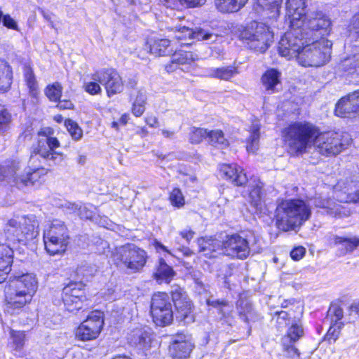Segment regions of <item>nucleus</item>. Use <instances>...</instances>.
Listing matches in <instances>:
<instances>
[{"instance_id": "f257e3e1", "label": "nucleus", "mask_w": 359, "mask_h": 359, "mask_svg": "<svg viewBox=\"0 0 359 359\" xmlns=\"http://www.w3.org/2000/svg\"><path fill=\"white\" fill-rule=\"evenodd\" d=\"M54 130L51 128H42L38 133L39 139L33 147L28 169L22 172L20 162L12 161L0 165V182L6 181L18 188L32 185L38 177L37 171L43 165L51 168L60 165L65 156L55 151L60 146L59 140L53 137Z\"/></svg>"}, {"instance_id": "f03ea898", "label": "nucleus", "mask_w": 359, "mask_h": 359, "mask_svg": "<svg viewBox=\"0 0 359 359\" xmlns=\"http://www.w3.org/2000/svg\"><path fill=\"white\" fill-rule=\"evenodd\" d=\"M306 0H287V15L292 26H303L309 29L306 34H329L331 21L322 12L306 13Z\"/></svg>"}, {"instance_id": "7ed1b4c3", "label": "nucleus", "mask_w": 359, "mask_h": 359, "mask_svg": "<svg viewBox=\"0 0 359 359\" xmlns=\"http://www.w3.org/2000/svg\"><path fill=\"white\" fill-rule=\"evenodd\" d=\"M311 215L310 205L302 199L285 200L276 209V227L283 231L300 227Z\"/></svg>"}, {"instance_id": "20e7f679", "label": "nucleus", "mask_w": 359, "mask_h": 359, "mask_svg": "<svg viewBox=\"0 0 359 359\" xmlns=\"http://www.w3.org/2000/svg\"><path fill=\"white\" fill-rule=\"evenodd\" d=\"M39 222L34 215L18 216L7 221L0 233V243L7 245L21 243L34 239L39 235Z\"/></svg>"}, {"instance_id": "39448f33", "label": "nucleus", "mask_w": 359, "mask_h": 359, "mask_svg": "<svg viewBox=\"0 0 359 359\" xmlns=\"http://www.w3.org/2000/svg\"><path fill=\"white\" fill-rule=\"evenodd\" d=\"M38 283L35 276L30 273L14 276L5 288L6 309H16L23 307L31 302L37 290Z\"/></svg>"}, {"instance_id": "423d86ee", "label": "nucleus", "mask_w": 359, "mask_h": 359, "mask_svg": "<svg viewBox=\"0 0 359 359\" xmlns=\"http://www.w3.org/2000/svg\"><path fill=\"white\" fill-rule=\"evenodd\" d=\"M318 128L307 121H296L283 131L285 143L295 154H303L313 144Z\"/></svg>"}, {"instance_id": "0eeeda50", "label": "nucleus", "mask_w": 359, "mask_h": 359, "mask_svg": "<svg viewBox=\"0 0 359 359\" xmlns=\"http://www.w3.org/2000/svg\"><path fill=\"white\" fill-rule=\"evenodd\" d=\"M325 36L307 39L303 46L297 60L304 67H320L329 61L330 57L331 41L325 39Z\"/></svg>"}, {"instance_id": "6e6552de", "label": "nucleus", "mask_w": 359, "mask_h": 359, "mask_svg": "<svg viewBox=\"0 0 359 359\" xmlns=\"http://www.w3.org/2000/svg\"><path fill=\"white\" fill-rule=\"evenodd\" d=\"M309 28L303 26H292L290 29L285 33L278 43V53L282 57L287 60L297 58L303 46L307 39H313L315 37L327 36V34H306Z\"/></svg>"}, {"instance_id": "1a4fd4ad", "label": "nucleus", "mask_w": 359, "mask_h": 359, "mask_svg": "<svg viewBox=\"0 0 359 359\" xmlns=\"http://www.w3.org/2000/svg\"><path fill=\"white\" fill-rule=\"evenodd\" d=\"M239 38L250 49L264 53L273 41V34L265 24L253 21L241 32Z\"/></svg>"}, {"instance_id": "9d476101", "label": "nucleus", "mask_w": 359, "mask_h": 359, "mask_svg": "<svg viewBox=\"0 0 359 359\" xmlns=\"http://www.w3.org/2000/svg\"><path fill=\"white\" fill-rule=\"evenodd\" d=\"M69 230L62 221L55 219L44 230L45 248L50 255L65 253L69 244Z\"/></svg>"}, {"instance_id": "9b49d317", "label": "nucleus", "mask_w": 359, "mask_h": 359, "mask_svg": "<svg viewBox=\"0 0 359 359\" xmlns=\"http://www.w3.org/2000/svg\"><path fill=\"white\" fill-rule=\"evenodd\" d=\"M252 241L255 244L257 238L254 236L245 238L237 233L233 234L228 236L223 242L222 250L226 255L244 259L249 256L251 250L255 252L259 250L257 248H254V244L251 243Z\"/></svg>"}, {"instance_id": "f8f14e48", "label": "nucleus", "mask_w": 359, "mask_h": 359, "mask_svg": "<svg viewBox=\"0 0 359 359\" xmlns=\"http://www.w3.org/2000/svg\"><path fill=\"white\" fill-rule=\"evenodd\" d=\"M114 257L127 269L133 271L141 269L147 262L146 252L133 244H128L116 248Z\"/></svg>"}, {"instance_id": "ddd939ff", "label": "nucleus", "mask_w": 359, "mask_h": 359, "mask_svg": "<svg viewBox=\"0 0 359 359\" xmlns=\"http://www.w3.org/2000/svg\"><path fill=\"white\" fill-rule=\"evenodd\" d=\"M151 313L154 323L158 326L168 325L172 323L174 313L168 294L158 292L153 295Z\"/></svg>"}, {"instance_id": "4468645a", "label": "nucleus", "mask_w": 359, "mask_h": 359, "mask_svg": "<svg viewBox=\"0 0 359 359\" xmlns=\"http://www.w3.org/2000/svg\"><path fill=\"white\" fill-rule=\"evenodd\" d=\"M172 300L175 308V316L177 320L185 324L194 321L192 313V304L184 290L178 285L174 286L171 290Z\"/></svg>"}, {"instance_id": "2eb2a0df", "label": "nucleus", "mask_w": 359, "mask_h": 359, "mask_svg": "<svg viewBox=\"0 0 359 359\" xmlns=\"http://www.w3.org/2000/svg\"><path fill=\"white\" fill-rule=\"evenodd\" d=\"M312 145L324 156L337 155L344 149L340 135L334 132L320 133L318 130Z\"/></svg>"}, {"instance_id": "dca6fc26", "label": "nucleus", "mask_w": 359, "mask_h": 359, "mask_svg": "<svg viewBox=\"0 0 359 359\" xmlns=\"http://www.w3.org/2000/svg\"><path fill=\"white\" fill-rule=\"evenodd\" d=\"M92 80L98 81L106 89L108 97L121 93L124 88L122 78L114 69H105L93 74Z\"/></svg>"}, {"instance_id": "f3484780", "label": "nucleus", "mask_w": 359, "mask_h": 359, "mask_svg": "<svg viewBox=\"0 0 359 359\" xmlns=\"http://www.w3.org/2000/svg\"><path fill=\"white\" fill-rule=\"evenodd\" d=\"M64 305L69 312L79 311L86 300L84 285L81 282H72L66 285L62 292Z\"/></svg>"}, {"instance_id": "a211bd4d", "label": "nucleus", "mask_w": 359, "mask_h": 359, "mask_svg": "<svg viewBox=\"0 0 359 359\" xmlns=\"http://www.w3.org/2000/svg\"><path fill=\"white\" fill-rule=\"evenodd\" d=\"M194 348L190 334L177 333L172 338L169 346V353L172 359H187Z\"/></svg>"}, {"instance_id": "6ab92c4d", "label": "nucleus", "mask_w": 359, "mask_h": 359, "mask_svg": "<svg viewBox=\"0 0 359 359\" xmlns=\"http://www.w3.org/2000/svg\"><path fill=\"white\" fill-rule=\"evenodd\" d=\"M176 34L175 37L176 39L183 45H187L190 43L183 42L187 38L189 39H196L198 41H204L208 43L214 42L217 39V35L212 33L208 29L202 28H196L194 30L189 29L185 26L175 27Z\"/></svg>"}, {"instance_id": "aec40b11", "label": "nucleus", "mask_w": 359, "mask_h": 359, "mask_svg": "<svg viewBox=\"0 0 359 359\" xmlns=\"http://www.w3.org/2000/svg\"><path fill=\"white\" fill-rule=\"evenodd\" d=\"M198 59V55L192 52L180 50L172 54L170 62L165 65V70L172 72L180 68L184 72H188L190 65Z\"/></svg>"}, {"instance_id": "412c9836", "label": "nucleus", "mask_w": 359, "mask_h": 359, "mask_svg": "<svg viewBox=\"0 0 359 359\" xmlns=\"http://www.w3.org/2000/svg\"><path fill=\"white\" fill-rule=\"evenodd\" d=\"M356 90L341 97L336 104L335 114L341 117H348L353 114L359 115V104Z\"/></svg>"}, {"instance_id": "4be33fe9", "label": "nucleus", "mask_w": 359, "mask_h": 359, "mask_svg": "<svg viewBox=\"0 0 359 359\" xmlns=\"http://www.w3.org/2000/svg\"><path fill=\"white\" fill-rule=\"evenodd\" d=\"M220 173L236 186H243L248 182L243 169L237 165L224 164L220 168Z\"/></svg>"}, {"instance_id": "5701e85b", "label": "nucleus", "mask_w": 359, "mask_h": 359, "mask_svg": "<svg viewBox=\"0 0 359 359\" xmlns=\"http://www.w3.org/2000/svg\"><path fill=\"white\" fill-rule=\"evenodd\" d=\"M13 261V250L6 243L0 244V283L5 281L11 271Z\"/></svg>"}, {"instance_id": "b1692460", "label": "nucleus", "mask_w": 359, "mask_h": 359, "mask_svg": "<svg viewBox=\"0 0 359 359\" xmlns=\"http://www.w3.org/2000/svg\"><path fill=\"white\" fill-rule=\"evenodd\" d=\"M331 244L337 247L341 256L352 252L356 248L359 247V238L356 236L344 237L334 236L330 239Z\"/></svg>"}, {"instance_id": "393cba45", "label": "nucleus", "mask_w": 359, "mask_h": 359, "mask_svg": "<svg viewBox=\"0 0 359 359\" xmlns=\"http://www.w3.org/2000/svg\"><path fill=\"white\" fill-rule=\"evenodd\" d=\"M314 204L318 208L327 209V213L335 217H342L349 215V210L347 208L331 199L316 198Z\"/></svg>"}, {"instance_id": "a878e982", "label": "nucleus", "mask_w": 359, "mask_h": 359, "mask_svg": "<svg viewBox=\"0 0 359 359\" xmlns=\"http://www.w3.org/2000/svg\"><path fill=\"white\" fill-rule=\"evenodd\" d=\"M339 73L359 74V47H355L353 53L342 59L337 66Z\"/></svg>"}, {"instance_id": "bb28decb", "label": "nucleus", "mask_w": 359, "mask_h": 359, "mask_svg": "<svg viewBox=\"0 0 359 359\" xmlns=\"http://www.w3.org/2000/svg\"><path fill=\"white\" fill-rule=\"evenodd\" d=\"M62 207L69 213H76L81 219H92L97 212V208L92 204L78 205L65 202Z\"/></svg>"}, {"instance_id": "cd10ccee", "label": "nucleus", "mask_w": 359, "mask_h": 359, "mask_svg": "<svg viewBox=\"0 0 359 359\" xmlns=\"http://www.w3.org/2000/svg\"><path fill=\"white\" fill-rule=\"evenodd\" d=\"M254 8L257 13L266 12L270 18H276L280 13L283 0H255Z\"/></svg>"}, {"instance_id": "c85d7f7f", "label": "nucleus", "mask_w": 359, "mask_h": 359, "mask_svg": "<svg viewBox=\"0 0 359 359\" xmlns=\"http://www.w3.org/2000/svg\"><path fill=\"white\" fill-rule=\"evenodd\" d=\"M147 44L151 54L156 56H164L172 54L173 48L170 46V41L167 39H150Z\"/></svg>"}, {"instance_id": "c756f323", "label": "nucleus", "mask_w": 359, "mask_h": 359, "mask_svg": "<svg viewBox=\"0 0 359 359\" xmlns=\"http://www.w3.org/2000/svg\"><path fill=\"white\" fill-rule=\"evenodd\" d=\"M13 69L5 60H0V93L8 92L13 83Z\"/></svg>"}, {"instance_id": "7c9ffc66", "label": "nucleus", "mask_w": 359, "mask_h": 359, "mask_svg": "<svg viewBox=\"0 0 359 359\" xmlns=\"http://www.w3.org/2000/svg\"><path fill=\"white\" fill-rule=\"evenodd\" d=\"M131 100H133L132 112L137 116H141L145 111L147 103L146 90L140 88L135 92L130 93Z\"/></svg>"}, {"instance_id": "2f4dec72", "label": "nucleus", "mask_w": 359, "mask_h": 359, "mask_svg": "<svg viewBox=\"0 0 359 359\" xmlns=\"http://www.w3.org/2000/svg\"><path fill=\"white\" fill-rule=\"evenodd\" d=\"M281 72L276 69H269L262 75V83L269 93H273L280 83Z\"/></svg>"}, {"instance_id": "473e14b6", "label": "nucleus", "mask_w": 359, "mask_h": 359, "mask_svg": "<svg viewBox=\"0 0 359 359\" xmlns=\"http://www.w3.org/2000/svg\"><path fill=\"white\" fill-rule=\"evenodd\" d=\"M248 0H215V6L222 13H234L245 6Z\"/></svg>"}, {"instance_id": "72a5a7b5", "label": "nucleus", "mask_w": 359, "mask_h": 359, "mask_svg": "<svg viewBox=\"0 0 359 359\" xmlns=\"http://www.w3.org/2000/svg\"><path fill=\"white\" fill-rule=\"evenodd\" d=\"M199 251L205 257H213L217 250H220V242L216 239L201 238L198 239Z\"/></svg>"}, {"instance_id": "f704fd0d", "label": "nucleus", "mask_w": 359, "mask_h": 359, "mask_svg": "<svg viewBox=\"0 0 359 359\" xmlns=\"http://www.w3.org/2000/svg\"><path fill=\"white\" fill-rule=\"evenodd\" d=\"M89 327L92 331L100 334L104 325V313L98 310H95L89 313L86 319L82 322Z\"/></svg>"}, {"instance_id": "c9c22d12", "label": "nucleus", "mask_w": 359, "mask_h": 359, "mask_svg": "<svg viewBox=\"0 0 359 359\" xmlns=\"http://www.w3.org/2000/svg\"><path fill=\"white\" fill-rule=\"evenodd\" d=\"M209 76L220 80L229 81L238 74L237 67L226 66L218 68H211L208 72Z\"/></svg>"}, {"instance_id": "e433bc0d", "label": "nucleus", "mask_w": 359, "mask_h": 359, "mask_svg": "<svg viewBox=\"0 0 359 359\" xmlns=\"http://www.w3.org/2000/svg\"><path fill=\"white\" fill-rule=\"evenodd\" d=\"M344 317V311L343 309L338 304H331L327 311V318H329L331 320L332 326L330 328V330L334 328V331L336 330V328L340 330L344 323L340 320Z\"/></svg>"}, {"instance_id": "4c0bfd02", "label": "nucleus", "mask_w": 359, "mask_h": 359, "mask_svg": "<svg viewBox=\"0 0 359 359\" xmlns=\"http://www.w3.org/2000/svg\"><path fill=\"white\" fill-rule=\"evenodd\" d=\"M174 275L175 272L172 268L168 266L163 258L159 259L155 273L156 279L169 282Z\"/></svg>"}, {"instance_id": "58836bf2", "label": "nucleus", "mask_w": 359, "mask_h": 359, "mask_svg": "<svg viewBox=\"0 0 359 359\" xmlns=\"http://www.w3.org/2000/svg\"><path fill=\"white\" fill-rule=\"evenodd\" d=\"M24 77L26 85L29 88V95L35 97L38 95V82L36 79L35 75L32 69L26 66L24 69Z\"/></svg>"}, {"instance_id": "ea45409f", "label": "nucleus", "mask_w": 359, "mask_h": 359, "mask_svg": "<svg viewBox=\"0 0 359 359\" xmlns=\"http://www.w3.org/2000/svg\"><path fill=\"white\" fill-rule=\"evenodd\" d=\"M208 138L210 143L215 147L224 149L229 146V141L221 130L208 131Z\"/></svg>"}, {"instance_id": "a19ab883", "label": "nucleus", "mask_w": 359, "mask_h": 359, "mask_svg": "<svg viewBox=\"0 0 359 359\" xmlns=\"http://www.w3.org/2000/svg\"><path fill=\"white\" fill-rule=\"evenodd\" d=\"M237 309L241 320L248 323L253 318V309L250 302L244 299H239L237 302Z\"/></svg>"}, {"instance_id": "79ce46f5", "label": "nucleus", "mask_w": 359, "mask_h": 359, "mask_svg": "<svg viewBox=\"0 0 359 359\" xmlns=\"http://www.w3.org/2000/svg\"><path fill=\"white\" fill-rule=\"evenodd\" d=\"M129 340L133 345L146 348L150 342V337L145 330H137L130 335Z\"/></svg>"}, {"instance_id": "37998d69", "label": "nucleus", "mask_w": 359, "mask_h": 359, "mask_svg": "<svg viewBox=\"0 0 359 359\" xmlns=\"http://www.w3.org/2000/svg\"><path fill=\"white\" fill-rule=\"evenodd\" d=\"M344 192L347 195L348 201L359 203V180H351L347 182Z\"/></svg>"}, {"instance_id": "c03bdc74", "label": "nucleus", "mask_w": 359, "mask_h": 359, "mask_svg": "<svg viewBox=\"0 0 359 359\" xmlns=\"http://www.w3.org/2000/svg\"><path fill=\"white\" fill-rule=\"evenodd\" d=\"M99 333L93 332L91 327H88L83 323L76 330L75 335L77 339L81 341H90L98 337Z\"/></svg>"}, {"instance_id": "a18cd8bd", "label": "nucleus", "mask_w": 359, "mask_h": 359, "mask_svg": "<svg viewBox=\"0 0 359 359\" xmlns=\"http://www.w3.org/2000/svg\"><path fill=\"white\" fill-rule=\"evenodd\" d=\"M25 341V334L23 332L11 330L10 332L9 345L15 351H20Z\"/></svg>"}, {"instance_id": "49530a36", "label": "nucleus", "mask_w": 359, "mask_h": 359, "mask_svg": "<svg viewBox=\"0 0 359 359\" xmlns=\"http://www.w3.org/2000/svg\"><path fill=\"white\" fill-rule=\"evenodd\" d=\"M259 127L258 125H253L250 135L248 140L247 150L249 152L255 153L259 147Z\"/></svg>"}, {"instance_id": "de8ad7c7", "label": "nucleus", "mask_w": 359, "mask_h": 359, "mask_svg": "<svg viewBox=\"0 0 359 359\" xmlns=\"http://www.w3.org/2000/svg\"><path fill=\"white\" fill-rule=\"evenodd\" d=\"M62 93V87L58 82L53 83L48 85L45 89V94L47 97L53 102H57L60 100Z\"/></svg>"}, {"instance_id": "09e8293b", "label": "nucleus", "mask_w": 359, "mask_h": 359, "mask_svg": "<svg viewBox=\"0 0 359 359\" xmlns=\"http://www.w3.org/2000/svg\"><path fill=\"white\" fill-rule=\"evenodd\" d=\"M303 334V329L297 324H293L288 329L287 333L285 335L282 340L285 341L296 342Z\"/></svg>"}, {"instance_id": "8fccbe9b", "label": "nucleus", "mask_w": 359, "mask_h": 359, "mask_svg": "<svg viewBox=\"0 0 359 359\" xmlns=\"http://www.w3.org/2000/svg\"><path fill=\"white\" fill-rule=\"evenodd\" d=\"M11 122V114L0 104V133H4L9 128Z\"/></svg>"}, {"instance_id": "3c124183", "label": "nucleus", "mask_w": 359, "mask_h": 359, "mask_svg": "<svg viewBox=\"0 0 359 359\" xmlns=\"http://www.w3.org/2000/svg\"><path fill=\"white\" fill-rule=\"evenodd\" d=\"M65 125L74 140H79L83 136V130L79 125L71 119L65 121Z\"/></svg>"}, {"instance_id": "603ef678", "label": "nucleus", "mask_w": 359, "mask_h": 359, "mask_svg": "<svg viewBox=\"0 0 359 359\" xmlns=\"http://www.w3.org/2000/svg\"><path fill=\"white\" fill-rule=\"evenodd\" d=\"M208 131L206 129L192 127L190 131V141L192 144L200 143L203 138L208 137Z\"/></svg>"}, {"instance_id": "864d4df0", "label": "nucleus", "mask_w": 359, "mask_h": 359, "mask_svg": "<svg viewBox=\"0 0 359 359\" xmlns=\"http://www.w3.org/2000/svg\"><path fill=\"white\" fill-rule=\"evenodd\" d=\"M171 204L177 208H181L184 205V198L181 191L178 188H175L170 194L169 196Z\"/></svg>"}, {"instance_id": "5fc2aeb1", "label": "nucleus", "mask_w": 359, "mask_h": 359, "mask_svg": "<svg viewBox=\"0 0 359 359\" xmlns=\"http://www.w3.org/2000/svg\"><path fill=\"white\" fill-rule=\"evenodd\" d=\"M262 187L259 184H257L250 191V203L252 205L257 208L262 198Z\"/></svg>"}, {"instance_id": "6e6d98bb", "label": "nucleus", "mask_w": 359, "mask_h": 359, "mask_svg": "<svg viewBox=\"0 0 359 359\" xmlns=\"http://www.w3.org/2000/svg\"><path fill=\"white\" fill-rule=\"evenodd\" d=\"M207 304L209 306L217 308L219 310V312L222 315H225L226 311L224 309L228 308L227 311H230L231 310V306L229 305V302L224 299H209L207 300Z\"/></svg>"}, {"instance_id": "4d7b16f0", "label": "nucleus", "mask_w": 359, "mask_h": 359, "mask_svg": "<svg viewBox=\"0 0 359 359\" xmlns=\"http://www.w3.org/2000/svg\"><path fill=\"white\" fill-rule=\"evenodd\" d=\"M282 344L283 350L288 357L293 358L299 355L298 349L294 346V342L282 340Z\"/></svg>"}, {"instance_id": "13d9d810", "label": "nucleus", "mask_w": 359, "mask_h": 359, "mask_svg": "<svg viewBox=\"0 0 359 359\" xmlns=\"http://www.w3.org/2000/svg\"><path fill=\"white\" fill-rule=\"evenodd\" d=\"M86 82L84 84L85 90L90 95H97L101 93L102 89L96 81Z\"/></svg>"}, {"instance_id": "bf43d9fd", "label": "nucleus", "mask_w": 359, "mask_h": 359, "mask_svg": "<svg viewBox=\"0 0 359 359\" xmlns=\"http://www.w3.org/2000/svg\"><path fill=\"white\" fill-rule=\"evenodd\" d=\"M1 21L7 28L18 30L17 22L9 15H3Z\"/></svg>"}, {"instance_id": "052dcab7", "label": "nucleus", "mask_w": 359, "mask_h": 359, "mask_svg": "<svg viewBox=\"0 0 359 359\" xmlns=\"http://www.w3.org/2000/svg\"><path fill=\"white\" fill-rule=\"evenodd\" d=\"M306 250L302 246L294 248L290 252V257L295 261L300 260L305 255Z\"/></svg>"}, {"instance_id": "680f3d73", "label": "nucleus", "mask_w": 359, "mask_h": 359, "mask_svg": "<svg viewBox=\"0 0 359 359\" xmlns=\"http://www.w3.org/2000/svg\"><path fill=\"white\" fill-rule=\"evenodd\" d=\"M182 4L189 7H196L203 5L206 0H178Z\"/></svg>"}, {"instance_id": "e2e57ef3", "label": "nucleus", "mask_w": 359, "mask_h": 359, "mask_svg": "<svg viewBox=\"0 0 359 359\" xmlns=\"http://www.w3.org/2000/svg\"><path fill=\"white\" fill-rule=\"evenodd\" d=\"M39 11L43 18L50 23V25L53 28H54L53 19L55 18V15H53L50 12L45 11L43 8H39Z\"/></svg>"}, {"instance_id": "0e129e2a", "label": "nucleus", "mask_w": 359, "mask_h": 359, "mask_svg": "<svg viewBox=\"0 0 359 359\" xmlns=\"http://www.w3.org/2000/svg\"><path fill=\"white\" fill-rule=\"evenodd\" d=\"M351 29L352 32L357 34V38H359V13L353 17Z\"/></svg>"}, {"instance_id": "69168bd1", "label": "nucleus", "mask_w": 359, "mask_h": 359, "mask_svg": "<svg viewBox=\"0 0 359 359\" xmlns=\"http://www.w3.org/2000/svg\"><path fill=\"white\" fill-rule=\"evenodd\" d=\"M181 236L188 243L194 238L195 232L190 229H185L180 231Z\"/></svg>"}, {"instance_id": "338daca9", "label": "nucleus", "mask_w": 359, "mask_h": 359, "mask_svg": "<svg viewBox=\"0 0 359 359\" xmlns=\"http://www.w3.org/2000/svg\"><path fill=\"white\" fill-rule=\"evenodd\" d=\"M145 121L147 125L152 128H156L158 126V118L153 115L147 116L146 117Z\"/></svg>"}, {"instance_id": "774afa93", "label": "nucleus", "mask_w": 359, "mask_h": 359, "mask_svg": "<svg viewBox=\"0 0 359 359\" xmlns=\"http://www.w3.org/2000/svg\"><path fill=\"white\" fill-rule=\"evenodd\" d=\"M137 84V80L135 76H133L132 78L128 79L126 83V88L128 89H130L131 92H135V90H137L138 89L135 88Z\"/></svg>"}]
</instances>
